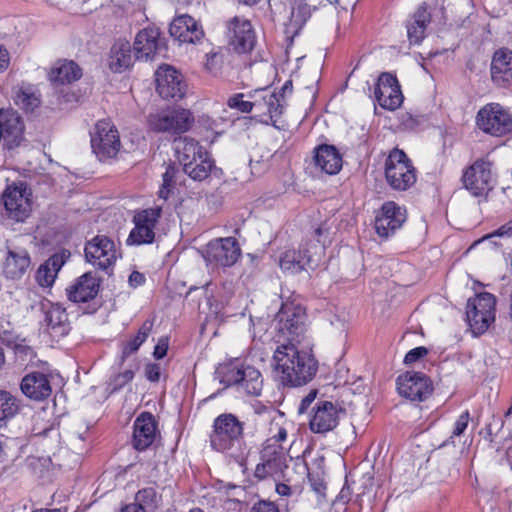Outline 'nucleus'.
Here are the masks:
<instances>
[{
    "label": "nucleus",
    "instance_id": "1",
    "mask_svg": "<svg viewBox=\"0 0 512 512\" xmlns=\"http://www.w3.org/2000/svg\"><path fill=\"white\" fill-rule=\"evenodd\" d=\"M275 372L284 386L297 387L310 382L318 370L315 357L299 350L294 343H283L274 351Z\"/></svg>",
    "mask_w": 512,
    "mask_h": 512
},
{
    "label": "nucleus",
    "instance_id": "2",
    "mask_svg": "<svg viewBox=\"0 0 512 512\" xmlns=\"http://www.w3.org/2000/svg\"><path fill=\"white\" fill-rule=\"evenodd\" d=\"M220 383L226 387L235 386L249 396H259L263 389V377L254 366L244 362H232L221 366L218 371Z\"/></svg>",
    "mask_w": 512,
    "mask_h": 512
},
{
    "label": "nucleus",
    "instance_id": "3",
    "mask_svg": "<svg viewBox=\"0 0 512 512\" xmlns=\"http://www.w3.org/2000/svg\"><path fill=\"white\" fill-rule=\"evenodd\" d=\"M244 422L232 413L218 415L209 434L210 446L213 450L228 453L234 448H241L244 437Z\"/></svg>",
    "mask_w": 512,
    "mask_h": 512
},
{
    "label": "nucleus",
    "instance_id": "4",
    "mask_svg": "<svg viewBox=\"0 0 512 512\" xmlns=\"http://www.w3.org/2000/svg\"><path fill=\"white\" fill-rule=\"evenodd\" d=\"M306 320L305 309L299 303H282L274 320L279 338L287 340V343L299 344L306 332Z\"/></svg>",
    "mask_w": 512,
    "mask_h": 512
},
{
    "label": "nucleus",
    "instance_id": "5",
    "mask_svg": "<svg viewBox=\"0 0 512 512\" xmlns=\"http://www.w3.org/2000/svg\"><path fill=\"white\" fill-rule=\"evenodd\" d=\"M0 205L7 218L24 222L32 212V190L24 181L13 182L2 192Z\"/></svg>",
    "mask_w": 512,
    "mask_h": 512
},
{
    "label": "nucleus",
    "instance_id": "6",
    "mask_svg": "<svg viewBox=\"0 0 512 512\" xmlns=\"http://www.w3.org/2000/svg\"><path fill=\"white\" fill-rule=\"evenodd\" d=\"M385 177L391 188L405 191L416 182V169L403 150L394 148L385 162Z\"/></svg>",
    "mask_w": 512,
    "mask_h": 512
},
{
    "label": "nucleus",
    "instance_id": "7",
    "mask_svg": "<svg viewBox=\"0 0 512 512\" xmlns=\"http://www.w3.org/2000/svg\"><path fill=\"white\" fill-rule=\"evenodd\" d=\"M496 298L493 294L482 292L468 299L466 318L474 334H483L495 321Z\"/></svg>",
    "mask_w": 512,
    "mask_h": 512
},
{
    "label": "nucleus",
    "instance_id": "8",
    "mask_svg": "<svg viewBox=\"0 0 512 512\" xmlns=\"http://www.w3.org/2000/svg\"><path fill=\"white\" fill-rule=\"evenodd\" d=\"M250 98L253 99V118L260 123L277 127V120L283 114L286 101L275 95V91L268 89L256 90Z\"/></svg>",
    "mask_w": 512,
    "mask_h": 512
},
{
    "label": "nucleus",
    "instance_id": "9",
    "mask_svg": "<svg viewBox=\"0 0 512 512\" xmlns=\"http://www.w3.org/2000/svg\"><path fill=\"white\" fill-rule=\"evenodd\" d=\"M476 125L486 134L501 137L512 130V117L500 104L489 103L478 111Z\"/></svg>",
    "mask_w": 512,
    "mask_h": 512
},
{
    "label": "nucleus",
    "instance_id": "10",
    "mask_svg": "<svg viewBox=\"0 0 512 512\" xmlns=\"http://www.w3.org/2000/svg\"><path fill=\"white\" fill-rule=\"evenodd\" d=\"M91 134V147L100 161L115 157L120 149L118 130L108 120L96 123Z\"/></svg>",
    "mask_w": 512,
    "mask_h": 512
},
{
    "label": "nucleus",
    "instance_id": "11",
    "mask_svg": "<svg viewBox=\"0 0 512 512\" xmlns=\"http://www.w3.org/2000/svg\"><path fill=\"white\" fill-rule=\"evenodd\" d=\"M240 255L239 243L233 237L214 239L202 250L204 260L212 267H230L237 262Z\"/></svg>",
    "mask_w": 512,
    "mask_h": 512
},
{
    "label": "nucleus",
    "instance_id": "12",
    "mask_svg": "<svg viewBox=\"0 0 512 512\" xmlns=\"http://www.w3.org/2000/svg\"><path fill=\"white\" fill-rule=\"evenodd\" d=\"M161 207H153L138 211L134 217V228L131 230L127 245L151 244L155 239V228L161 217Z\"/></svg>",
    "mask_w": 512,
    "mask_h": 512
},
{
    "label": "nucleus",
    "instance_id": "13",
    "mask_svg": "<svg viewBox=\"0 0 512 512\" xmlns=\"http://www.w3.org/2000/svg\"><path fill=\"white\" fill-rule=\"evenodd\" d=\"M226 37L237 53L251 52L256 45L255 30L244 17L234 16L226 22Z\"/></svg>",
    "mask_w": 512,
    "mask_h": 512
},
{
    "label": "nucleus",
    "instance_id": "14",
    "mask_svg": "<svg viewBox=\"0 0 512 512\" xmlns=\"http://www.w3.org/2000/svg\"><path fill=\"white\" fill-rule=\"evenodd\" d=\"M398 393L411 401H425L433 391L432 381L422 372L408 371L396 379Z\"/></svg>",
    "mask_w": 512,
    "mask_h": 512
},
{
    "label": "nucleus",
    "instance_id": "15",
    "mask_svg": "<svg viewBox=\"0 0 512 512\" xmlns=\"http://www.w3.org/2000/svg\"><path fill=\"white\" fill-rule=\"evenodd\" d=\"M84 252L87 261L101 270H107L117 259L115 243L106 235H96L89 240Z\"/></svg>",
    "mask_w": 512,
    "mask_h": 512
},
{
    "label": "nucleus",
    "instance_id": "16",
    "mask_svg": "<svg viewBox=\"0 0 512 512\" xmlns=\"http://www.w3.org/2000/svg\"><path fill=\"white\" fill-rule=\"evenodd\" d=\"M373 93L375 101L385 110H396L404 100L397 77L389 72L379 75Z\"/></svg>",
    "mask_w": 512,
    "mask_h": 512
},
{
    "label": "nucleus",
    "instance_id": "17",
    "mask_svg": "<svg viewBox=\"0 0 512 512\" xmlns=\"http://www.w3.org/2000/svg\"><path fill=\"white\" fill-rule=\"evenodd\" d=\"M156 90L163 99H182L186 83L181 73L170 65H162L155 72Z\"/></svg>",
    "mask_w": 512,
    "mask_h": 512
},
{
    "label": "nucleus",
    "instance_id": "18",
    "mask_svg": "<svg viewBox=\"0 0 512 512\" xmlns=\"http://www.w3.org/2000/svg\"><path fill=\"white\" fill-rule=\"evenodd\" d=\"M341 408L327 400H319L312 407L309 416V428L313 433L326 434L339 424Z\"/></svg>",
    "mask_w": 512,
    "mask_h": 512
},
{
    "label": "nucleus",
    "instance_id": "19",
    "mask_svg": "<svg viewBox=\"0 0 512 512\" xmlns=\"http://www.w3.org/2000/svg\"><path fill=\"white\" fill-rule=\"evenodd\" d=\"M465 188L476 197L487 195L492 189L491 164L484 160L475 161L462 177Z\"/></svg>",
    "mask_w": 512,
    "mask_h": 512
},
{
    "label": "nucleus",
    "instance_id": "20",
    "mask_svg": "<svg viewBox=\"0 0 512 512\" xmlns=\"http://www.w3.org/2000/svg\"><path fill=\"white\" fill-rule=\"evenodd\" d=\"M406 220L405 210L394 202H385L375 218L376 233L384 239L394 234Z\"/></svg>",
    "mask_w": 512,
    "mask_h": 512
},
{
    "label": "nucleus",
    "instance_id": "21",
    "mask_svg": "<svg viewBox=\"0 0 512 512\" xmlns=\"http://www.w3.org/2000/svg\"><path fill=\"white\" fill-rule=\"evenodd\" d=\"M158 434L157 421L150 412H142L134 421L132 446L137 451L149 448Z\"/></svg>",
    "mask_w": 512,
    "mask_h": 512
},
{
    "label": "nucleus",
    "instance_id": "22",
    "mask_svg": "<svg viewBox=\"0 0 512 512\" xmlns=\"http://www.w3.org/2000/svg\"><path fill=\"white\" fill-rule=\"evenodd\" d=\"M1 140L3 146L13 149L23 140L24 123L17 112L0 110Z\"/></svg>",
    "mask_w": 512,
    "mask_h": 512
},
{
    "label": "nucleus",
    "instance_id": "23",
    "mask_svg": "<svg viewBox=\"0 0 512 512\" xmlns=\"http://www.w3.org/2000/svg\"><path fill=\"white\" fill-rule=\"evenodd\" d=\"M100 289V279L93 272H87L78 277L73 284L66 288L67 297L75 303H85L94 299Z\"/></svg>",
    "mask_w": 512,
    "mask_h": 512
},
{
    "label": "nucleus",
    "instance_id": "24",
    "mask_svg": "<svg viewBox=\"0 0 512 512\" xmlns=\"http://www.w3.org/2000/svg\"><path fill=\"white\" fill-rule=\"evenodd\" d=\"M20 389L29 399L43 401L52 394L49 375L33 371L27 373L21 380Z\"/></svg>",
    "mask_w": 512,
    "mask_h": 512
},
{
    "label": "nucleus",
    "instance_id": "25",
    "mask_svg": "<svg viewBox=\"0 0 512 512\" xmlns=\"http://www.w3.org/2000/svg\"><path fill=\"white\" fill-rule=\"evenodd\" d=\"M491 79L500 87L512 84V51L508 48L497 49L491 60Z\"/></svg>",
    "mask_w": 512,
    "mask_h": 512
},
{
    "label": "nucleus",
    "instance_id": "26",
    "mask_svg": "<svg viewBox=\"0 0 512 512\" xmlns=\"http://www.w3.org/2000/svg\"><path fill=\"white\" fill-rule=\"evenodd\" d=\"M169 33L181 43L192 44L199 42L204 36L203 30L196 20L186 14L180 15L172 21Z\"/></svg>",
    "mask_w": 512,
    "mask_h": 512
},
{
    "label": "nucleus",
    "instance_id": "27",
    "mask_svg": "<svg viewBox=\"0 0 512 512\" xmlns=\"http://www.w3.org/2000/svg\"><path fill=\"white\" fill-rule=\"evenodd\" d=\"M161 45L158 28L148 27L139 31L134 41L135 57L138 60H149L154 57Z\"/></svg>",
    "mask_w": 512,
    "mask_h": 512
},
{
    "label": "nucleus",
    "instance_id": "28",
    "mask_svg": "<svg viewBox=\"0 0 512 512\" xmlns=\"http://www.w3.org/2000/svg\"><path fill=\"white\" fill-rule=\"evenodd\" d=\"M313 162L316 168L329 175L337 174L342 168V156L338 149L329 144L314 148Z\"/></svg>",
    "mask_w": 512,
    "mask_h": 512
},
{
    "label": "nucleus",
    "instance_id": "29",
    "mask_svg": "<svg viewBox=\"0 0 512 512\" xmlns=\"http://www.w3.org/2000/svg\"><path fill=\"white\" fill-rule=\"evenodd\" d=\"M44 322L51 337L56 339L68 335L71 329L66 309L59 304H50L45 311Z\"/></svg>",
    "mask_w": 512,
    "mask_h": 512
},
{
    "label": "nucleus",
    "instance_id": "30",
    "mask_svg": "<svg viewBox=\"0 0 512 512\" xmlns=\"http://www.w3.org/2000/svg\"><path fill=\"white\" fill-rule=\"evenodd\" d=\"M316 266L317 260L306 249L287 251L280 259L281 269L291 273H299L307 268L314 269Z\"/></svg>",
    "mask_w": 512,
    "mask_h": 512
},
{
    "label": "nucleus",
    "instance_id": "31",
    "mask_svg": "<svg viewBox=\"0 0 512 512\" xmlns=\"http://www.w3.org/2000/svg\"><path fill=\"white\" fill-rule=\"evenodd\" d=\"M174 150L178 161L184 167L185 163L197 161L205 155V150L194 139L184 136L174 140Z\"/></svg>",
    "mask_w": 512,
    "mask_h": 512
},
{
    "label": "nucleus",
    "instance_id": "32",
    "mask_svg": "<svg viewBox=\"0 0 512 512\" xmlns=\"http://www.w3.org/2000/svg\"><path fill=\"white\" fill-rule=\"evenodd\" d=\"M431 15L425 4L421 5L407 23V36L411 44H419L425 37Z\"/></svg>",
    "mask_w": 512,
    "mask_h": 512
},
{
    "label": "nucleus",
    "instance_id": "33",
    "mask_svg": "<svg viewBox=\"0 0 512 512\" xmlns=\"http://www.w3.org/2000/svg\"><path fill=\"white\" fill-rule=\"evenodd\" d=\"M82 76V69L74 61H58L49 72V80L55 84H69Z\"/></svg>",
    "mask_w": 512,
    "mask_h": 512
},
{
    "label": "nucleus",
    "instance_id": "34",
    "mask_svg": "<svg viewBox=\"0 0 512 512\" xmlns=\"http://www.w3.org/2000/svg\"><path fill=\"white\" fill-rule=\"evenodd\" d=\"M133 64L130 43L116 42L110 50L109 68L115 73H121Z\"/></svg>",
    "mask_w": 512,
    "mask_h": 512
},
{
    "label": "nucleus",
    "instance_id": "35",
    "mask_svg": "<svg viewBox=\"0 0 512 512\" xmlns=\"http://www.w3.org/2000/svg\"><path fill=\"white\" fill-rule=\"evenodd\" d=\"M30 265V257L25 250L9 251L4 262L3 272L7 278L21 277Z\"/></svg>",
    "mask_w": 512,
    "mask_h": 512
},
{
    "label": "nucleus",
    "instance_id": "36",
    "mask_svg": "<svg viewBox=\"0 0 512 512\" xmlns=\"http://www.w3.org/2000/svg\"><path fill=\"white\" fill-rule=\"evenodd\" d=\"M213 167V160L209 157L208 153L205 152V155L201 158H197V161L185 163L183 170L191 179L202 181L209 176Z\"/></svg>",
    "mask_w": 512,
    "mask_h": 512
},
{
    "label": "nucleus",
    "instance_id": "37",
    "mask_svg": "<svg viewBox=\"0 0 512 512\" xmlns=\"http://www.w3.org/2000/svg\"><path fill=\"white\" fill-rule=\"evenodd\" d=\"M276 440L267 439L261 450V461H265L274 468L280 469L285 466V452L281 444H274Z\"/></svg>",
    "mask_w": 512,
    "mask_h": 512
},
{
    "label": "nucleus",
    "instance_id": "38",
    "mask_svg": "<svg viewBox=\"0 0 512 512\" xmlns=\"http://www.w3.org/2000/svg\"><path fill=\"white\" fill-rule=\"evenodd\" d=\"M311 16L310 6L299 2L292 8L289 22L286 24V33L297 35Z\"/></svg>",
    "mask_w": 512,
    "mask_h": 512
},
{
    "label": "nucleus",
    "instance_id": "39",
    "mask_svg": "<svg viewBox=\"0 0 512 512\" xmlns=\"http://www.w3.org/2000/svg\"><path fill=\"white\" fill-rule=\"evenodd\" d=\"M0 343L14 348L15 354L22 361L32 360L36 357V352L32 347L21 342H16L15 336L10 332L9 329H3L0 331Z\"/></svg>",
    "mask_w": 512,
    "mask_h": 512
},
{
    "label": "nucleus",
    "instance_id": "40",
    "mask_svg": "<svg viewBox=\"0 0 512 512\" xmlns=\"http://www.w3.org/2000/svg\"><path fill=\"white\" fill-rule=\"evenodd\" d=\"M169 122L172 124L171 132L181 133L187 131L194 122V117L189 110L172 109L167 110Z\"/></svg>",
    "mask_w": 512,
    "mask_h": 512
},
{
    "label": "nucleus",
    "instance_id": "41",
    "mask_svg": "<svg viewBox=\"0 0 512 512\" xmlns=\"http://www.w3.org/2000/svg\"><path fill=\"white\" fill-rule=\"evenodd\" d=\"M20 401L7 391H0V422L13 418L20 410Z\"/></svg>",
    "mask_w": 512,
    "mask_h": 512
},
{
    "label": "nucleus",
    "instance_id": "42",
    "mask_svg": "<svg viewBox=\"0 0 512 512\" xmlns=\"http://www.w3.org/2000/svg\"><path fill=\"white\" fill-rule=\"evenodd\" d=\"M34 436L41 437V445L48 451L57 450L60 444V432L58 428L49 426L42 431L35 432Z\"/></svg>",
    "mask_w": 512,
    "mask_h": 512
},
{
    "label": "nucleus",
    "instance_id": "43",
    "mask_svg": "<svg viewBox=\"0 0 512 512\" xmlns=\"http://www.w3.org/2000/svg\"><path fill=\"white\" fill-rule=\"evenodd\" d=\"M149 127L156 132H171L172 124L169 122L167 110L150 114L148 118Z\"/></svg>",
    "mask_w": 512,
    "mask_h": 512
},
{
    "label": "nucleus",
    "instance_id": "44",
    "mask_svg": "<svg viewBox=\"0 0 512 512\" xmlns=\"http://www.w3.org/2000/svg\"><path fill=\"white\" fill-rule=\"evenodd\" d=\"M14 101L18 106L27 111L34 110L40 103L39 99L33 93L22 88L16 92Z\"/></svg>",
    "mask_w": 512,
    "mask_h": 512
},
{
    "label": "nucleus",
    "instance_id": "45",
    "mask_svg": "<svg viewBox=\"0 0 512 512\" xmlns=\"http://www.w3.org/2000/svg\"><path fill=\"white\" fill-rule=\"evenodd\" d=\"M468 422H469V412L468 411H464L456 420L455 424H454V428H453V431H452V434L451 436L449 437V439H447L446 441H444L440 446H439V449L447 446L449 443H454L453 441V438L454 437H458L460 435H462L464 433V431L466 430L467 426H468Z\"/></svg>",
    "mask_w": 512,
    "mask_h": 512
},
{
    "label": "nucleus",
    "instance_id": "46",
    "mask_svg": "<svg viewBox=\"0 0 512 512\" xmlns=\"http://www.w3.org/2000/svg\"><path fill=\"white\" fill-rule=\"evenodd\" d=\"M252 103H253V99L244 100L243 93H237V94L231 96L227 101V105L231 109H236L241 113H252V110H253Z\"/></svg>",
    "mask_w": 512,
    "mask_h": 512
},
{
    "label": "nucleus",
    "instance_id": "47",
    "mask_svg": "<svg viewBox=\"0 0 512 512\" xmlns=\"http://www.w3.org/2000/svg\"><path fill=\"white\" fill-rule=\"evenodd\" d=\"M134 378V372L131 369L125 370L124 372L115 375L109 382V388L111 392H116L123 388L126 384L131 382Z\"/></svg>",
    "mask_w": 512,
    "mask_h": 512
},
{
    "label": "nucleus",
    "instance_id": "48",
    "mask_svg": "<svg viewBox=\"0 0 512 512\" xmlns=\"http://www.w3.org/2000/svg\"><path fill=\"white\" fill-rule=\"evenodd\" d=\"M56 275L47 266L41 265L36 273V280L42 287H49L54 283Z\"/></svg>",
    "mask_w": 512,
    "mask_h": 512
},
{
    "label": "nucleus",
    "instance_id": "49",
    "mask_svg": "<svg viewBox=\"0 0 512 512\" xmlns=\"http://www.w3.org/2000/svg\"><path fill=\"white\" fill-rule=\"evenodd\" d=\"M156 496V491L152 487L141 489L136 494L135 504H140L142 507H144V505H151L155 502Z\"/></svg>",
    "mask_w": 512,
    "mask_h": 512
},
{
    "label": "nucleus",
    "instance_id": "50",
    "mask_svg": "<svg viewBox=\"0 0 512 512\" xmlns=\"http://www.w3.org/2000/svg\"><path fill=\"white\" fill-rule=\"evenodd\" d=\"M426 120L424 115H412L409 112L402 114L401 124L406 129H415Z\"/></svg>",
    "mask_w": 512,
    "mask_h": 512
},
{
    "label": "nucleus",
    "instance_id": "51",
    "mask_svg": "<svg viewBox=\"0 0 512 512\" xmlns=\"http://www.w3.org/2000/svg\"><path fill=\"white\" fill-rule=\"evenodd\" d=\"M308 480L311 489L320 497L325 495L326 484L319 474H312L308 471Z\"/></svg>",
    "mask_w": 512,
    "mask_h": 512
},
{
    "label": "nucleus",
    "instance_id": "52",
    "mask_svg": "<svg viewBox=\"0 0 512 512\" xmlns=\"http://www.w3.org/2000/svg\"><path fill=\"white\" fill-rule=\"evenodd\" d=\"M279 472H281L280 469H278L276 467L274 468V466H272L271 464H269L265 461H261V463H259L256 466L255 477L258 479H265L266 477L272 476Z\"/></svg>",
    "mask_w": 512,
    "mask_h": 512
},
{
    "label": "nucleus",
    "instance_id": "53",
    "mask_svg": "<svg viewBox=\"0 0 512 512\" xmlns=\"http://www.w3.org/2000/svg\"><path fill=\"white\" fill-rule=\"evenodd\" d=\"M428 354V349L423 346H419L411 349L404 357L405 364H412L425 357Z\"/></svg>",
    "mask_w": 512,
    "mask_h": 512
},
{
    "label": "nucleus",
    "instance_id": "54",
    "mask_svg": "<svg viewBox=\"0 0 512 512\" xmlns=\"http://www.w3.org/2000/svg\"><path fill=\"white\" fill-rule=\"evenodd\" d=\"M250 512H280L278 506L269 500H259L253 504Z\"/></svg>",
    "mask_w": 512,
    "mask_h": 512
},
{
    "label": "nucleus",
    "instance_id": "55",
    "mask_svg": "<svg viewBox=\"0 0 512 512\" xmlns=\"http://www.w3.org/2000/svg\"><path fill=\"white\" fill-rule=\"evenodd\" d=\"M144 374L150 382H158L161 376V367L157 363H148L145 365Z\"/></svg>",
    "mask_w": 512,
    "mask_h": 512
},
{
    "label": "nucleus",
    "instance_id": "56",
    "mask_svg": "<svg viewBox=\"0 0 512 512\" xmlns=\"http://www.w3.org/2000/svg\"><path fill=\"white\" fill-rule=\"evenodd\" d=\"M154 326V319H147L144 321V323L141 325V327L138 330V333L134 336L141 344H143L149 334L152 331V328Z\"/></svg>",
    "mask_w": 512,
    "mask_h": 512
},
{
    "label": "nucleus",
    "instance_id": "57",
    "mask_svg": "<svg viewBox=\"0 0 512 512\" xmlns=\"http://www.w3.org/2000/svg\"><path fill=\"white\" fill-rule=\"evenodd\" d=\"M142 344L136 339L132 338L123 344L122 353H121V361L123 362L126 358H128L131 354L135 353Z\"/></svg>",
    "mask_w": 512,
    "mask_h": 512
},
{
    "label": "nucleus",
    "instance_id": "58",
    "mask_svg": "<svg viewBox=\"0 0 512 512\" xmlns=\"http://www.w3.org/2000/svg\"><path fill=\"white\" fill-rule=\"evenodd\" d=\"M168 351V339L166 337H162L159 339L158 343L156 344L153 356L155 359H162L166 356Z\"/></svg>",
    "mask_w": 512,
    "mask_h": 512
},
{
    "label": "nucleus",
    "instance_id": "59",
    "mask_svg": "<svg viewBox=\"0 0 512 512\" xmlns=\"http://www.w3.org/2000/svg\"><path fill=\"white\" fill-rule=\"evenodd\" d=\"M318 391L316 389L311 390L301 401L298 412L299 414L305 413L310 405L315 401Z\"/></svg>",
    "mask_w": 512,
    "mask_h": 512
},
{
    "label": "nucleus",
    "instance_id": "60",
    "mask_svg": "<svg viewBox=\"0 0 512 512\" xmlns=\"http://www.w3.org/2000/svg\"><path fill=\"white\" fill-rule=\"evenodd\" d=\"M63 264H64V261L61 256L53 255L43 265L47 266V268L49 270H51L52 273H54L56 275L57 272L61 269Z\"/></svg>",
    "mask_w": 512,
    "mask_h": 512
},
{
    "label": "nucleus",
    "instance_id": "61",
    "mask_svg": "<svg viewBox=\"0 0 512 512\" xmlns=\"http://www.w3.org/2000/svg\"><path fill=\"white\" fill-rule=\"evenodd\" d=\"M498 236V237H512V220L508 221L501 227H499L495 232L489 235V237Z\"/></svg>",
    "mask_w": 512,
    "mask_h": 512
},
{
    "label": "nucleus",
    "instance_id": "62",
    "mask_svg": "<svg viewBox=\"0 0 512 512\" xmlns=\"http://www.w3.org/2000/svg\"><path fill=\"white\" fill-rule=\"evenodd\" d=\"M10 63V57L7 49L0 45V73L5 71Z\"/></svg>",
    "mask_w": 512,
    "mask_h": 512
},
{
    "label": "nucleus",
    "instance_id": "63",
    "mask_svg": "<svg viewBox=\"0 0 512 512\" xmlns=\"http://www.w3.org/2000/svg\"><path fill=\"white\" fill-rule=\"evenodd\" d=\"M144 282H145L144 274H142L138 271H133L129 276V283L132 287L140 286V285L144 284Z\"/></svg>",
    "mask_w": 512,
    "mask_h": 512
},
{
    "label": "nucleus",
    "instance_id": "64",
    "mask_svg": "<svg viewBox=\"0 0 512 512\" xmlns=\"http://www.w3.org/2000/svg\"><path fill=\"white\" fill-rule=\"evenodd\" d=\"M253 408H254V412L258 415H264V414H267L268 416H271L272 414L275 413L274 409L272 406H267V405H264L262 403H256L253 405Z\"/></svg>",
    "mask_w": 512,
    "mask_h": 512
}]
</instances>
